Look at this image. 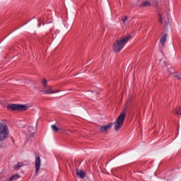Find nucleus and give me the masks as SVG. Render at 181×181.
I'll return each mask as SVG.
<instances>
[{
  "mask_svg": "<svg viewBox=\"0 0 181 181\" xmlns=\"http://www.w3.org/2000/svg\"><path fill=\"white\" fill-rule=\"evenodd\" d=\"M152 5H153V6H155L156 8H158V6L159 5L158 0H146L139 4V7L140 8H146V7L149 8V7L152 6Z\"/></svg>",
  "mask_w": 181,
  "mask_h": 181,
  "instance_id": "obj_5",
  "label": "nucleus"
},
{
  "mask_svg": "<svg viewBox=\"0 0 181 181\" xmlns=\"http://www.w3.org/2000/svg\"><path fill=\"white\" fill-rule=\"evenodd\" d=\"M112 128V123H109L107 125H103L100 127V131L103 134H107L110 129Z\"/></svg>",
  "mask_w": 181,
  "mask_h": 181,
  "instance_id": "obj_7",
  "label": "nucleus"
},
{
  "mask_svg": "<svg viewBox=\"0 0 181 181\" xmlns=\"http://www.w3.org/2000/svg\"><path fill=\"white\" fill-rule=\"evenodd\" d=\"M7 110L10 111H26L28 105L19 104H8L7 105Z\"/></svg>",
  "mask_w": 181,
  "mask_h": 181,
  "instance_id": "obj_4",
  "label": "nucleus"
},
{
  "mask_svg": "<svg viewBox=\"0 0 181 181\" xmlns=\"http://www.w3.org/2000/svg\"><path fill=\"white\" fill-rule=\"evenodd\" d=\"M76 175L80 179H84L86 177V173L83 170L76 169Z\"/></svg>",
  "mask_w": 181,
  "mask_h": 181,
  "instance_id": "obj_9",
  "label": "nucleus"
},
{
  "mask_svg": "<svg viewBox=\"0 0 181 181\" xmlns=\"http://www.w3.org/2000/svg\"><path fill=\"white\" fill-rule=\"evenodd\" d=\"M42 86H44L43 92L45 94H55V93H59V90H53L51 86H47V81L46 79H43Z\"/></svg>",
  "mask_w": 181,
  "mask_h": 181,
  "instance_id": "obj_6",
  "label": "nucleus"
},
{
  "mask_svg": "<svg viewBox=\"0 0 181 181\" xmlns=\"http://www.w3.org/2000/svg\"><path fill=\"white\" fill-rule=\"evenodd\" d=\"M168 39V34H163L160 39V43L162 46V47H165V43H166V40Z\"/></svg>",
  "mask_w": 181,
  "mask_h": 181,
  "instance_id": "obj_10",
  "label": "nucleus"
},
{
  "mask_svg": "<svg viewBox=\"0 0 181 181\" xmlns=\"http://www.w3.org/2000/svg\"><path fill=\"white\" fill-rule=\"evenodd\" d=\"M131 39V35H127L126 37H121L119 40H116L113 42L112 49L114 52L116 53H119L122 49H124V46L127 45V42Z\"/></svg>",
  "mask_w": 181,
  "mask_h": 181,
  "instance_id": "obj_2",
  "label": "nucleus"
},
{
  "mask_svg": "<svg viewBox=\"0 0 181 181\" xmlns=\"http://www.w3.org/2000/svg\"><path fill=\"white\" fill-rule=\"evenodd\" d=\"M23 166V163H18L14 165V169L16 170H19L20 168H22Z\"/></svg>",
  "mask_w": 181,
  "mask_h": 181,
  "instance_id": "obj_13",
  "label": "nucleus"
},
{
  "mask_svg": "<svg viewBox=\"0 0 181 181\" xmlns=\"http://www.w3.org/2000/svg\"><path fill=\"white\" fill-rule=\"evenodd\" d=\"M128 20V17L127 16H124L123 18H122V21L123 23H125V21Z\"/></svg>",
  "mask_w": 181,
  "mask_h": 181,
  "instance_id": "obj_16",
  "label": "nucleus"
},
{
  "mask_svg": "<svg viewBox=\"0 0 181 181\" xmlns=\"http://www.w3.org/2000/svg\"><path fill=\"white\" fill-rule=\"evenodd\" d=\"M9 137V129L5 122L0 123V141L2 142Z\"/></svg>",
  "mask_w": 181,
  "mask_h": 181,
  "instance_id": "obj_3",
  "label": "nucleus"
},
{
  "mask_svg": "<svg viewBox=\"0 0 181 181\" xmlns=\"http://www.w3.org/2000/svg\"><path fill=\"white\" fill-rule=\"evenodd\" d=\"M173 77H176L177 80H181V77L177 75H175Z\"/></svg>",
  "mask_w": 181,
  "mask_h": 181,
  "instance_id": "obj_17",
  "label": "nucleus"
},
{
  "mask_svg": "<svg viewBox=\"0 0 181 181\" xmlns=\"http://www.w3.org/2000/svg\"><path fill=\"white\" fill-rule=\"evenodd\" d=\"M173 112L175 115H181V107H177Z\"/></svg>",
  "mask_w": 181,
  "mask_h": 181,
  "instance_id": "obj_12",
  "label": "nucleus"
},
{
  "mask_svg": "<svg viewBox=\"0 0 181 181\" xmlns=\"http://www.w3.org/2000/svg\"><path fill=\"white\" fill-rule=\"evenodd\" d=\"M40 166H42V161L40 160V156H38L35 158V173H39Z\"/></svg>",
  "mask_w": 181,
  "mask_h": 181,
  "instance_id": "obj_8",
  "label": "nucleus"
},
{
  "mask_svg": "<svg viewBox=\"0 0 181 181\" xmlns=\"http://www.w3.org/2000/svg\"><path fill=\"white\" fill-rule=\"evenodd\" d=\"M39 28H40V23L38 24Z\"/></svg>",
  "mask_w": 181,
  "mask_h": 181,
  "instance_id": "obj_18",
  "label": "nucleus"
},
{
  "mask_svg": "<svg viewBox=\"0 0 181 181\" xmlns=\"http://www.w3.org/2000/svg\"><path fill=\"white\" fill-rule=\"evenodd\" d=\"M52 129H53L54 132H59V129L55 124L52 125Z\"/></svg>",
  "mask_w": 181,
  "mask_h": 181,
  "instance_id": "obj_14",
  "label": "nucleus"
},
{
  "mask_svg": "<svg viewBox=\"0 0 181 181\" xmlns=\"http://www.w3.org/2000/svg\"><path fill=\"white\" fill-rule=\"evenodd\" d=\"M19 177H21V175H19L18 174H16V175L11 176L10 177V179L6 178V180H4V181L18 180V179H19Z\"/></svg>",
  "mask_w": 181,
  "mask_h": 181,
  "instance_id": "obj_11",
  "label": "nucleus"
},
{
  "mask_svg": "<svg viewBox=\"0 0 181 181\" xmlns=\"http://www.w3.org/2000/svg\"><path fill=\"white\" fill-rule=\"evenodd\" d=\"M127 112H128V103L124 105L123 112L117 117L116 121L114 122L115 130L116 132L119 131L122 127L124 122L125 121V117H127Z\"/></svg>",
  "mask_w": 181,
  "mask_h": 181,
  "instance_id": "obj_1",
  "label": "nucleus"
},
{
  "mask_svg": "<svg viewBox=\"0 0 181 181\" xmlns=\"http://www.w3.org/2000/svg\"><path fill=\"white\" fill-rule=\"evenodd\" d=\"M158 22L162 25L163 23V18H162V14H159V18H158Z\"/></svg>",
  "mask_w": 181,
  "mask_h": 181,
  "instance_id": "obj_15",
  "label": "nucleus"
}]
</instances>
